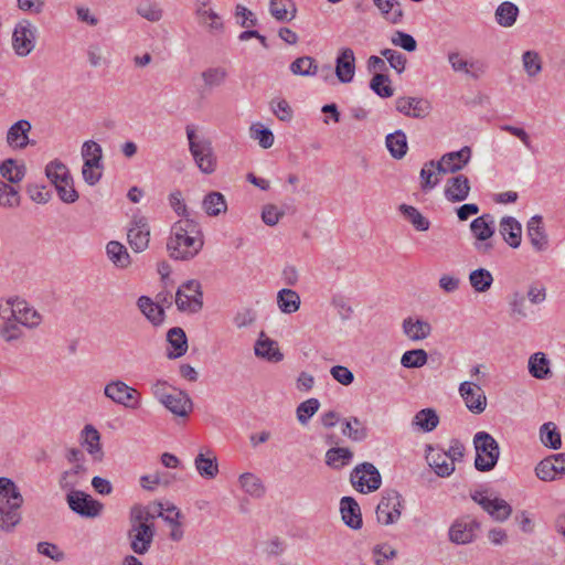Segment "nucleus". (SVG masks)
<instances>
[{
	"mask_svg": "<svg viewBox=\"0 0 565 565\" xmlns=\"http://www.w3.org/2000/svg\"><path fill=\"white\" fill-rule=\"evenodd\" d=\"M163 516L161 502H152L146 507L135 505L130 510V522L153 524V520Z\"/></svg>",
	"mask_w": 565,
	"mask_h": 565,
	"instance_id": "cd10ccee",
	"label": "nucleus"
},
{
	"mask_svg": "<svg viewBox=\"0 0 565 565\" xmlns=\"http://www.w3.org/2000/svg\"><path fill=\"white\" fill-rule=\"evenodd\" d=\"M269 12L279 22H289L296 18L297 8L291 0H269Z\"/></svg>",
	"mask_w": 565,
	"mask_h": 565,
	"instance_id": "f704fd0d",
	"label": "nucleus"
},
{
	"mask_svg": "<svg viewBox=\"0 0 565 565\" xmlns=\"http://www.w3.org/2000/svg\"><path fill=\"white\" fill-rule=\"evenodd\" d=\"M202 207L209 216H217L226 212L227 203L221 192L212 191L204 196Z\"/></svg>",
	"mask_w": 565,
	"mask_h": 565,
	"instance_id": "79ce46f5",
	"label": "nucleus"
},
{
	"mask_svg": "<svg viewBox=\"0 0 565 565\" xmlns=\"http://www.w3.org/2000/svg\"><path fill=\"white\" fill-rule=\"evenodd\" d=\"M22 520L20 508L0 505V530L12 532Z\"/></svg>",
	"mask_w": 565,
	"mask_h": 565,
	"instance_id": "49530a36",
	"label": "nucleus"
},
{
	"mask_svg": "<svg viewBox=\"0 0 565 565\" xmlns=\"http://www.w3.org/2000/svg\"><path fill=\"white\" fill-rule=\"evenodd\" d=\"M264 333L262 332L260 337ZM255 354L259 358L266 359L269 362H280L284 359V354L278 348V343L269 338H259L255 343Z\"/></svg>",
	"mask_w": 565,
	"mask_h": 565,
	"instance_id": "72a5a7b5",
	"label": "nucleus"
},
{
	"mask_svg": "<svg viewBox=\"0 0 565 565\" xmlns=\"http://www.w3.org/2000/svg\"><path fill=\"white\" fill-rule=\"evenodd\" d=\"M494 15L495 21L499 25L503 28H510L516 21V18L519 15V8L516 4L510 1H504L501 4H499Z\"/></svg>",
	"mask_w": 565,
	"mask_h": 565,
	"instance_id": "a18cd8bd",
	"label": "nucleus"
},
{
	"mask_svg": "<svg viewBox=\"0 0 565 565\" xmlns=\"http://www.w3.org/2000/svg\"><path fill=\"white\" fill-rule=\"evenodd\" d=\"M31 124L26 119L14 122L7 132V142L12 148L23 149L29 145Z\"/></svg>",
	"mask_w": 565,
	"mask_h": 565,
	"instance_id": "c85d7f7f",
	"label": "nucleus"
},
{
	"mask_svg": "<svg viewBox=\"0 0 565 565\" xmlns=\"http://www.w3.org/2000/svg\"><path fill=\"white\" fill-rule=\"evenodd\" d=\"M399 211L417 231L425 232L429 230V221L416 207L402 204Z\"/></svg>",
	"mask_w": 565,
	"mask_h": 565,
	"instance_id": "bf43d9fd",
	"label": "nucleus"
},
{
	"mask_svg": "<svg viewBox=\"0 0 565 565\" xmlns=\"http://www.w3.org/2000/svg\"><path fill=\"white\" fill-rule=\"evenodd\" d=\"M335 75L341 83L352 82L355 74V55L352 49L342 47L335 58Z\"/></svg>",
	"mask_w": 565,
	"mask_h": 565,
	"instance_id": "aec40b11",
	"label": "nucleus"
},
{
	"mask_svg": "<svg viewBox=\"0 0 565 565\" xmlns=\"http://www.w3.org/2000/svg\"><path fill=\"white\" fill-rule=\"evenodd\" d=\"M526 235L536 252H544L548 248V236L541 215H534L529 220Z\"/></svg>",
	"mask_w": 565,
	"mask_h": 565,
	"instance_id": "5701e85b",
	"label": "nucleus"
},
{
	"mask_svg": "<svg viewBox=\"0 0 565 565\" xmlns=\"http://www.w3.org/2000/svg\"><path fill=\"white\" fill-rule=\"evenodd\" d=\"M23 504V497L17 484L6 477H0V505H12L21 508Z\"/></svg>",
	"mask_w": 565,
	"mask_h": 565,
	"instance_id": "7c9ffc66",
	"label": "nucleus"
},
{
	"mask_svg": "<svg viewBox=\"0 0 565 565\" xmlns=\"http://www.w3.org/2000/svg\"><path fill=\"white\" fill-rule=\"evenodd\" d=\"M82 156L85 167L95 166L96 169L103 168V150L97 142L93 140L85 141L82 147Z\"/></svg>",
	"mask_w": 565,
	"mask_h": 565,
	"instance_id": "603ef678",
	"label": "nucleus"
},
{
	"mask_svg": "<svg viewBox=\"0 0 565 565\" xmlns=\"http://www.w3.org/2000/svg\"><path fill=\"white\" fill-rule=\"evenodd\" d=\"M492 223L490 214H483L471 222L470 230L477 241H488L493 236L494 228Z\"/></svg>",
	"mask_w": 565,
	"mask_h": 565,
	"instance_id": "a19ab883",
	"label": "nucleus"
},
{
	"mask_svg": "<svg viewBox=\"0 0 565 565\" xmlns=\"http://www.w3.org/2000/svg\"><path fill=\"white\" fill-rule=\"evenodd\" d=\"M374 6L383 15H388L392 23L396 24L402 21L403 11L401 4L396 0H372Z\"/></svg>",
	"mask_w": 565,
	"mask_h": 565,
	"instance_id": "052dcab7",
	"label": "nucleus"
},
{
	"mask_svg": "<svg viewBox=\"0 0 565 565\" xmlns=\"http://www.w3.org/2000/svg\"><path fill=\"white\" fill-rule=\"evenodd\" d=\"M395 107L397 111L413 118H425L431 110L428 100L417 97H398Z\"/></svg>",
	"mask_w": 565,
	"mask_h": 565,
	"instance_id": "6ab92c4d",
	"label": "nucleus"
},
{
	"mask_svg": "<svg viewBox=\"0 0 565 565\" xmlns=\"http://www.w3.org/2000/svg\"><path fill=\"white\" fill-rule=\"evenodd\" d=\"M47 179L55 185L66 182L72 178L67 167L61 161H52L45 168Z\"/></svg>",
	"mask_w": 565,
	"mask_h": 565,
	"instance_id": "680f3d73",
	"label": "nucleus"
},
{
	"mask_svg": "<svg viewBox=\"0 0 565 565\" xmlns=\"http://www.w3.org/2000/svg\"><path fill=\"white\" fill-rule=\"evenodd\" d=\"M198 473L204 479H214L218 475L217 457L213 450L201 449L194 459Z\"/></svg>",
	"mask_w": 565,
	"mask_h": 565,
	"instance_id": "b1692460",
	"label": "nucleus"
},
{
	"mask_svg": "<svg viewBox=\"0 0 565 565\" xmlns=\"http://www.w3.org/2000/svg\"><path fill=\"white\" fill-rule=\"evenodd\" d=\"M299 295L289 288H282L277 294V305L281 312L294 313L300 308Z\"/></svg>",
	"mask_w": 565,
	"mask_h": 565,
	"instance_id": "37998d69",
	"label": "nucleus"
},
{
	"mask_svg": "<svg viewBox=\"0 0 565 565\" xmlns=\"http://www.w3.org/2000/svg\"><path fill=\"white\" fill-rule=\"evenodd\" d=\"M0 175L10 183H19L25 175V167L13 159H7L0 164Z\"/></svg>",
	"mask_w": 565,
	"mask_h": 565,
	"instance_id": "3c124183",
	"label": "nucleus"
},
{
	"mask_svg": "<svg viewBox=\"0 0 565 565\" xmlns=\"http://www.w3.org/2000/svg\"><path fill=\"white\" fill-rule=\"evenodd\" d=\"M196 19L198 23L207 29L210 33H221L224 30L221 17L213 9L199 11Z\"/></svg>",
	"mask_w": 565,
	"mask_h": 565,
	"instance_id": "5fc2aeb1",
	"label": "nucleus"
},
{
	"mask_svg": "<svg viewBox=\"0 0 565 565\" xmlns=\"http://www.w3.org/2000/svg\"><path fill=\"white\" fill-rule=\"evenodd\" d=\"M480 523L470 519H458L449 529V540L456 544H468L473 541Z\"/></svg>",
	"mask_w": 565,
	"mask_h": 565,
	"instance_id": "a211bd4d",
	"label": "nucleus"
},
{
	"mask_svg": "<svg viewBox=\"0 0 565 565\" xmlns=\"http://www.w3.org/2000/svg\"><path fill=\"white\" fill-rule=\"evenodd\" d=\"M108 258L119 268H127L131 264L127 248L117 241H111L106 246Z\"/></svg>",
	"mask_w": 565,
	"mask_h": 565,
	"instance_id": "c03bdc74",
	"label": "nucleus"
},
{
	"mask_svg": "<svg viewBox=\"0 0 565 565\" xmlns=\"http://www.w3.org/2000/svg\"><path fill=\"white\" fill-rule=\"evenodd\" d=\"M66 500L70 509L83 518H96L104 509L103 503L81 490H72Z\"/></svg>",
	"mask_w": 565,
	"mask_h": 565,
	"instance_id": "9d476101",
	"label": "nucleus"
},
{
	"mask_svg": "<svg viewBox=\"0 0 565 565\" xmlns=\"http://www.w3.org/2000/svg\"><path fill=\"white\" fill-rule=\"evenodd\" d=\"M428 355L423 349L406 351L401 359V364L406 369H417L427 363Z\"/></svg>",
	"mask_w": 565,
	"mask_h": 565,
	"instance_id": "69168bd1",
	"label": "nucleus"
},
{
	"mask_svg": "<svg viewBox=\"0 0 565 565\" xmlns=\"http://www.w3.org/2000/svg\"><path fill=\"white\" fill-rule=\"evenodd\" d=\"M83 445L94 459L102 460L104 452L100 446V434L93 425H86L82 431Z\"/></svg>",
	"mask_w": 565,
	"mask_h": 565,
	"instance_id": "4c0bfd02",
	"label": "nucleus"
},
{
	"mask_svg": "<svg viewBox=\"0 0 565 565\" xmlns=\"http://www.w3.org/2000/svg\"><path fill=\"white\" fill-rule=\"evenodd\" d=\"M175 305L180 311L199 312L203 307V291L199 280L190 279L177 290Z\"/></svg>",
	"mask_w": 565,
	"mask_h": 565,
	"instance_id": "20e7f679",
	"label": "nucleus"
},
{
	"mask_svg": "<svg viewBox=\"0 0 565 565\" xmlns=\"http://www.w3.org/2000/svg\"><path fill=\"white\" fill-rule=\"evenodd\" d=\"M4 312H8L10 317L17 320L18 323L29 329L36 328L41 321V315L29 303L19 297L10 298L2 303Z\"/></svg>",
	"mask_w": 565,
	"mask_h": 565,
	"instance_id": "423d86ee",
	"label": "nucleus"
},
{
	"mask_svg": "<svg viewBox=\"0 0 565 565\" xmlns=\"http://www.w3.org/2000/svg\"><path fill=\"white\" fill-rule=\"evenodd\" d=\"M403 332L412 341H420L431 333V326L425 320L408 317L403 321Z\"/></svg>",
	"mask_w": 565,
	"mask_h": 565,
	"instance_id": "2f4dec72",
	"label": "nucleus"
},
{
	"mask_svg": "<svg viewBox=\"0 0 565 565\" xmlns=\"http://www.w3.org/2000/svg\"><path fill=\"white\" fill-rule=\"evenodd\" d=\"M342 434L353 441H362L367 437V428L355 417H349L343 420Z\"/></svg>",
	"mask_w": 565,
	"mask_h": 565,
	"instance_id": "09e8293b",
	"label": "nucleus"
},
{
	"mask_svg": "<svg viewBox=\"0 0 565 565\" xmlns=\"http://www.w3.org/2000/svg\"><path fill=\"white\" fill-rule=\"evenodd\" d=\"M0 318L3 320L0 327V337L6 342H12L22 338L23 331L21 324L10 317L8 312H4L2 303H0Z\"/></svg>",
	"mask_w": 565,
	"mask_h": 565,
	"instance_id": "c9c22d12",
	"label": "nucleus"
},
{
	"mask_svg": "<svg viewBox=\"0 0 565 565\" xmlns=\"http://www.w3.org/2000/svg\"><path fill=\"white\" fill-rule=\"evenodd\" d=\"M448 62L455 72H461L472 78H479L486 73V65L480 61L468 62L458 52L448 54Z\"/></svg>",
	"mask_w": 565,
	"mask_h": 565,
	"instance_id": "a878e982",
	"label": "nucleus"
},
{
	"mask_svg": "<svg viewBox=\"0 0 565 565\" xmlns=\"http://www.w3.org/2000/svg\"><path fill=\"white\" fill-rule=\"evenodd\" d=\"M476 449L475 468L487 472L492 470L500 457L498 441L487 431H478L473 437Z\"/></svg>",
	"mask_w": 565,
	"mask_h": 565,
	"instance_id": "f03ea898",
	"label": "nucleus"
},
{
	"mask_svg": "<svg viewBox=\"0 0 565 565\" xmlns=\"http://www.w3.org/2000/svg\"><path fill=\"white\" fill-rule=\"evenodd\" d=\"M36 29L28 19L20 20L13 30L12 46L17 55L28 56L35 46Z\"/></svg>",
	"mask_w": 565,
	"mask_h": 565,
	"instance_id": "6e6552de",
	"label": "nucleus"
},
{
	"mask_svg": "<svg viewBox=\"0 0 565 565\" xmlns=\"http://www.w3.org/2000/svg\"><path fill=\"white\" fill-rule=\"evenodd\" d=\"M499 232L510 247H520L522 242V226L515 217L503 216L500 220Z\"/></svg>",
	"mask_w": 565,
	"mask_h": 565,
	"instance_id": "393cba45",
	"label": "nucleus"
},
{
	"mask_svg": "<svg viewBox=\"0 0 565 565\" xmlns=\"http://www.w3.org/2000/svg\"><path fill=\"white\" fill-rule=\"evenodd\" d=\"M403 500L396 490H385L376 507V519L383 525L397 522L402 515Z\"/></svg>",
	"mask_w": 565,
	"mask_h": 565,
	"instance_id": "0eeeda50",
	"label": "nucleus"
},
{
	"mask_svg": "<svg viewBox=\"0 0 565 565\" xmlns=\"http://www.w3.org/2000/svg\"><path fill=\"white\" fill-rule=\"evenodd\" d=\"M290 72L298 76H315L319 72V66L316 60L311 56L297 57L289 66Z\"/></svg>",
	"mask_w": 565,
	"mask_h": 565,
	"instance_id": "de8ad7c7",
	"label": "nucleus"
},
{
	"mask_svg": "<svg viewBox=\"0 0 565 565\" xmlns=\"http://www.w3.org/2000/svg\"><path fill=\"white\" fill-rule=\"evenodd\" d=\"M156 534L154 524L131 522V529L128 532L130 548L139 555L146 554L153 541Z\"/></svg>",
	"mask_w": 565,
	"mask_h": 565,
	"instance_id": "f8f14e48",
	"label": "nucleus"
},
{
	"mask_svg": "<svg viewBox=\"0 0 565 565\" xmlns=\"http://www.w3.org/2000/svg\"><path fill=\"white\" fill-rule=\"evenodd\" d=\"M471 152V148L465 146L458 151L443 154L438 161H427V166L436 167L438 174L456 173L469 163Z\"/></svg>",
	"mask_w": 565,
	"mask_h": 565,
	"instance_id": "1a4fd4ad",
	"label": "nucleus"
},
{
	"mask_svg": "<svg viewBox=\"0 0 565 565\" xmlns=\"http://www.w3.org/2000/svg\"><path fill=\"white\" fill-rule=\"evenodd\" d=\"M541 441L544 446L558 449L562 446L561 434L552 422L543 424L540 428Z\"/></svg>",
	"mask_w": 565,
	"mask_h": 565,
	"instance_id": "13d9d810",
	"label": "nucleus"
},
{
	"mask_svg": "<svg viewBox=\"0 0 565 565\" xmlns=\"http://www.w3.org/2000/svg\"><path fill=\"white\" fill-rule=\"evenodd\" d=\"M167 341L174 349V353H168V358L178 359L188 351V338L184 330L180 327L171 328L167 333Z\"/></svg>",
	"mask_w": 565,
	"mask_h": 565,
	"instance_id": "58836bf2",
	"label": "nucleus"
},
{
	"mask_svg": "<svg viewBox=\"0 0 565 565\" xmlns=\"http://www.w3.org/2000/svg\"><path fill=\"white\" fill-rule=\"evenodd\" d=\"M21 203L19 191L0 180V206L18 207Z\"/></svg>",
	"mask_w": 565,
	"mask_h": 565,
	"instance_id": "338daca9",
	"label": "nucleus"
},
{
	"mask_svg": "<svg viewBox=\"0 0 565 565\" xmlns=\"http://www.w3.org/2000/svg\"><path fill=\"white\" fill-rule=\"evenodd\" d=\"M23 504V497L17 484L6 477H0V505H12L21 508Z\"/></svg>",
	"mask_w": 565,
	"mask_h": 565,
	"instance_id": "c756f323",
	"label": "nucleus"
},
{
	"mask_svg": "<svg viewBox=\"0 0 565 565\" xmlns=\"http://www.w3.org/2000/svg\"><path fill=\"white\" fill-rule=\"evenodd\" d=\"M386 148L394 159H403L408 150L407 138L403 130L398 129L388 134L385 139Z\"/></svg>",
	"mask_w": 565,
	"mask_h": 565,
	"instance_id": "e433bc0d",
	"label": "nucleus"
},
{
	"mask_svg": "<svg viewBox=\"0 0 565 565\" xmlns=\"http://www.w3.org/2000/svg\"><path fill=\"white\" fill-rule=\"evenodd\" d=\"M524 72L529 77H536L542 72V58L536 51H525L522 54Z\"/></svg>",
	"mask_w": 565,
	"mask_h": 565,
	"instance_id": "0e129e2a",
	"label": "nucleus"
},
{
	"mask_svg": "<svg viewBox=\"0 0 565 565\" xmlns=\"http://www.w3.org/2000/svg\"><path fill=\"white\" fill-rule=\"evenodd\" d=\"M472 500L477 502L493 520L498 522L507 521L512 514V507L503 499L483 495L481 492H476L471 495Z\"/></svg>",
	"mask_w": 565,
	"mask_h": 565,
	"instance_id": "2eb2a0df",
	"label": "nucleus"
},
{
	"mask_svg": "<svg viewBox=\"0 0 565 565\" xmlns=\"http://www.w3.org/2000/svg\"><path fill=\"white\" fill-rule=\"evenodd\" d=\"M127 239L135 253H142L149 247L150 226L145 216L134 217L127 232Z\"/></svg>",
	"mask_w": 565,
	"mask_h": 565,
	"instance_id": "ddd939ff",
	"label": "nucleus"
},
{
	"mask_svg": "<svg viewBox=\"0 0 565 565\" xmlns=\"http://www.w3.org/2000/svg\"><path fill=\"white\" fill-rule=\"evenodd\" d=\"M413 424L429 433L438 426L439 417L435 409L424 408L415 415Z\"/></svg>",
	"mask_w": 565,
	"mask_h": 565,
	"instance_id": "6e6d98bb",
	"label": "nucleus"
},
{
	"mask_svg": "<svg viewBox=\"0 0 565 565\" xmlns=\"http://www.w3.org/2000/svg\"><path fill=\"white\" fill-rule=\"evenodd\" d=\"M104 394L114 403L122 405L127 408H136L138 401L135 398L138 391L121 380H114L104 387Z\"/></svg>",
	"mask_w": 565,
	"mask_h": 565,
	"instance_id": "9b49d317",
	"label": "nucleus"
},
{
	"mask_svg": "<svg viewBox=\"0 0 565 565\" xmlns=\"http://www.w3.org/2000/svg\"><path fill=\"white\" fill-rule=\"evenodd\" d=\"M370 88L382 98H388L394 94V88L391 86L388 75L383 73L374 74L370 82Z\"/></svg>",
	"mask_w": 565,
	"mask_h": 565,
	"instance_id": "e2e57ef3",
	"label": "nucleus"
},
{
	"mask_svg": "<svg viewBox=\"0 0 565 565\" xmlns=\"http://www.w3.org/2000/svg\"><path fill=\"white\" fill-rule=\"evenodd\" d=\"M352 457L353 452L349 448L333 447L326 454V463L333 469H340L348 465Z\"/></svg>",
	"mask_w": 565,
	"mask_h": 565,
	"instance_id": "864d4df0",
	"label": "nucleus"
},
{
	"mask_svg": "<svg viewBox=\"0 0 565 565\" xmlns=\"http://www.w3.org/2000/svg\"><path fill=\"white\" fill-rule=\"evenodd\" d=\"M527 367L529 373L537 380L547 379L552 374L550 361L543 352L532 354L529 359Z\"/></svg>",
	"mask_w": 565,
	"mask_h": 565,
	"instance_id": "ea45409f",
	"label": "nucleus"
},
{
	"mask_svg": "<svg viewBox=\"0 0 565 565\" xmlns=\"http://www.w3.org/2000/svg\"><path fill=\"white\" fill-rule=\"evenodd\" d=\"M241 487L252 497L260 498L265 493L262 480L253 473L245 472L238 478Z\"/></svg>",
	"mask_w": 565,
	"mask_h": 565,
	"instance_id": "4d7b16f0",
	"label": "nucleus"
},
{
	"mask_svg": "<svg viewBox=\"0 0 565 565\" xmlns=\"http://www.w3.org/2000/svg\"><path fill=\"white\" fill-rule=\"evenodd\" d=\"M350 481L359 492L369 493L380 489L382 477L373 463L362 462L352 470Z\"/></svg>",
	"mask_w": 565,
	"mask_h": 565,
	"instance_id": "39448f33",
	"label": "nucleus"
},
{
	"mask_svg": "<svg viewBox=\"0 0 565 565\" xmlns=\"http://www.w3.org/2000/svg\"><path fill=\"white\" fill-rule=\"evenodd\" d=\"M470 181L465 174H458L447 180L444 193L449 202H462L470 193Z\"/></svg>",
	"mask_w": 565,
	"mask_h": 565,
	"instance_id": "4be33fe9",
	"label": "nucleus"
},
{
	"mask_svg": "<svg viewBox=\"0 0 565 565\" xmlns=\"http://www.w3.org/2000/svg\"><path fill=\"white\" fill-rule=\"evenodd\" d=\"M228 73L222 66L207 67L200 74L201 83L195 84V89L201 98H205L213 89L221 87L226 82Z\"/></svg>",
	"mask_w": 565,
	"mask_h": 565,
	"instance_id": "4468645a",
	"label": "nucleus"
},
{
	"mask_svg": "<svg viewBox=\"0 0 565 565\" xmlns=\"http://www.w3.org/2000/svg\"><path fill=\"white\" fill-rule=\"evenodd\" d=\"M190 152L198 168L205 174H211L216 168V158L209 139H196L194 129L186 127Z\"/></svg>",
	"mask_w": 565,
	"mask_h": 565,
	"instance_id": "7ed1b4c3",
	"label": "nucleus"
},
{
	"mask_svg": "<svg viewBox=\"0 0 565 565\" xmlns=\"http://www.w3.org/2000/svg\"><path fill=\"white\" fill-rule=\"evenodd\" d=\"M341 516L345 525L353 530L362 527V514L359 503L351 497H343L340 502Z\"/></svg>",
	"mask_w": 565,
	"mask_h": 565,
	"instance_id": "bb28decb",
	"label": "nucleus"
},
{
	"mask_svg": "<svg viewBox=\"0 0 565 565\" xmlns=\"http://www.w3.org/2000/svg\"><path fill=\"white\" fill-rule=\"evenodd\" d=\"M426 460L439 477H449L455 471V466L444 449L435 448L430 445L426 449Z\"/></svg>",
	"mask_w": 565,
	"mask_h": 565,
	"instance_id": "412c9836",
	"label": "nucleus"
},
{
	"mask_svg": "<svg viewBox=\"0 0 565 565\" xmlns=\"http://www.w3.org/2000/svg\"><path fill=\"white\" fill-rule=\"evenodd\" d=\"M204 246V236L200 224L191 217L173 223L167 239V252L172 259L190 260Z\"/></svg>",
	"mask_w": 565,
	"mask_h": 565,
	"instance_id": "f257e3e1",
	"label": "nucleus"
},
{
	"mask_svg": "<svg viewBox=\"0 0 565 565\" xmlns=\"http://www.w3.org/2000/svg\"><path fill=\"white\" fill-rule=\"evenodd\" d=\"M469 282L476 292H486L493 284V276L488 269L478 268L469 274Z\"/></svg>",
	"mask_w": 565,
	"mask_h": 565,
	"instance_id": "8fccbe9b",
	"label": "nucleus"
},
{
	"mask_svg": "<svg viewBox=\"0 0 565 565\" xmlns=\"http://www.w3.org/2000/svg\"><path fill=\"white\" fill-rule=\"evenodd\" d=\"M253 139L258 140L259 146L269 149L274 145V134L270 129L263 127L262 124H253L249 129Z\"/></svg>",
	"mask_w": 565,
	"mask_h": 565,
	"instance_id": "774afa93",
	"label": "nucleus"
},
{
	"mask_svg": "<svg viewBox=\"0 0 565 565\" xmlns=\"http://www.w3.org/2000/svg\"><path fill=\"white\" fill-rule=\"evenodd\" d=\"M459 392L470 412L481 414L486 409L487 397L478 384L465 381L460 384Z\"/></svg>",
	"mask_w": 565,
	"mask_h": 565,
	"instance_id": "f3484780",
	"label": "nucleus"
},
{
	"mask_svg": "<svg viewBox=\"0 0 565 565\" xmlns=\"http://www.w3.org/2000/svg\"><path fill=\"white\" fill-rule=\"evenodd\" d=\"M137 306L141 313L151 322L153 326H160L166 317L162 305L154 303L153 300L148 296H140L137 300Z\"/></svg>",
	"mask_w": 565,
	"mask_h": 565,
	"instance_id": "473e14b6",
	"label": "nucleus"
},
{
	"mask_svg": "<svg viewBox=\"0 0 565 565\" xmlns=\"http://www.w3.org/2000/svg\"><path fill=\"white\" fill-rule=\"evenodd\" d=\"M161 404L173 415L186 418L193 411V402L184 391L173 388L170 395H162Z\"/></svg>",
	"mask_w": 565,
	"mask_h": 565,
	"instance_id": "dca6fc26",
	"label": "nucleus"
}]
</instances>
